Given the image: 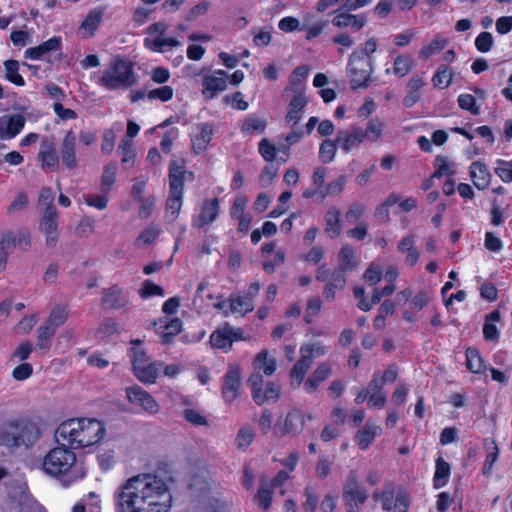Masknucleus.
<instances>
[{
    "mask_svg": "<svg viewBox=\"0 0 512 512\" xmlns=\"http://www.w3.org/2000/svg\"><path fill=\"white\" fill-rule=\"evenodd\" d=\"M171 500L167 483L149 474L128 479L116 494L118 512H168Z\"/></svg>",
    "mask_w": 512,
    "mask_h": 512,
    "instance_id": "1",
    "label": "nucleus"
},
{
    "mask_svg": "<svg viewBox=\"0 0 512 512\" xmlns=\"http://www.w3.org/2000/svg\"><path fill=\"white\" fill-rule=\"evenodd\" d=\"M39 422L29 416H17L5 420L0 425V446L10 452L28 450L42 437Z\"/></svg>",
    "mask_w": 512,
    "mask_h": 512,
    "instance_id": "2",
    "label": "nucleus"
},
{
    "mask_svg": "<svg viewBox=\"0 0 512 512\" xmlns=\"http://www.w3.org/2000/svg\"><path fill=\"white\" fill-rule=\"evenodd\" d=\"M105 435L102 422L93 418L69 419L62 422L55 431L58 443L73 449L97 444Z\"/></svg>",
    "mask_w": 512,
    "mask_h": 512,
    "instance_id": "3",
    "label": "nucleus"
},
{
    "mask_svg": "<svg viewBox=\"0 0 512 512\" xmlns=\"http://www.w3.org/2000/svg\"><path fill=\"white\" fill-rule=\"evenodd\" d=\"M51 449L44 457V471L54 477H64V484L68 485L85 476L82 466L76 463V455L66 448L67 444Z\"/></svg>",
    "mask_w": 512,
    "mask_h": 512,
    "instance_id": "4",
    "label": "nucleus"
},
{
    "mask_svg": "<svg viewBox=\"0 0 512 512\" xmlns=\"http://www.w3.org/2000/svg\"><path fill=\"white\" fill-rule=\"evenodd\" d=\"M136 82L133 65L123 59H115L103 72L100 83L109 90L126 89Z\"/></svg>",
    "mask_w": 512,
    "mask_h": 512,
    "instance_id": "5",
    "label": "nucleus"
},
{
    "mask_svg": "<svg viewBox=\"0 0 512 512\" xmlns=\"http://www.w3.org/2000/svg\"><path fill=\"white\" fill-rule=\"evenodd\" d=\"M374 63L372 58L365 59L359 51H353L347 63V76L352 89L367 88L369 86Z\"/></svg>",
    "mask_w": 512,
    "mask_h": 512,
    "instance_id": "6",
    "label": "nucleus"
},
{
    "mask_svg": "<svg viewBox=\"0 0 512 512\" xmlns=\"http://www.w3.org/2000/svg\"><path fill=\"white\" fill-rule=\"evenodd\" d=\"M305 425L303 415L300 410L293 409L285 416H280L273 428L276 437H284L286 435H298Z\"/></svg>",
    "mask_w": 512,
    "mask_h": 512,
    "instance_id": "7",
    "label": "nucleus"
},
{
    "mask_svg": "<svg viewBox=\"0 0 512 512\" xmlns=\"http://www.w3.org/2000/svg\"><path fill=\"white\" fill-rule=\"evenodd\" d=\"M367 498L368 495L366 491L360 487L357 472L350 470L343 486V500L346 506L349 508H358L365 503Z\"/></svg>",
    "mask_w": 512,
    "mask_h": 512,
    "instance_id": "8",
    "label": "nucleus"
},
{
    "mask_svg": "<svg viewBox=\"0 0 512 512\" xmlns=\"http://www.w3.org/2000/svg\"><path fill=\"white\" fill-rule=\"evenodd\" d=\"M128 401L144 412L157 414L160 411V405L155 398L139 385H133L125 389Z\"/></svg>",
    "mask_w": 512,
    "mask_h": 512,
    "instance_id": "9",
    "label": "nucleus"
},
{
    "mask_svg": "<svg viewBox=\"0 0 512 512\" xmlns=\"http://www.w3.org/2000/svg\"><path fill=\"white\" fill-rule=\"evenodd\" d=\"M241 371L237 365H230L224 376L222 397L226 403L233 402L240 394Z\"/></svg>",
    "mask_w": 512,
    "mask_h": 512,
    "instance_id": "10",
    "label": "nucleus"
},
{
    "mask_svg": "<svg viewBox=\"0 0 512 512\" xmlns=\"http://www.w3.org/2000/svg\"><path fill=\"white\" fill-rule=\"evenodd\" d=\"M364 141L362 128L359 126L351 125L337 131L336 143L345 153L359 147Z\"/></svg>",
    "mask_w": 512,
    "mask_h": 512,
    "instance_id": "11",
    "label": "nucleus"
},
{
    "mask_svg": "<svg viewBox=\"0 0 512 512\" xmlns=\"http://www.w3.org/2000/svg\"><path fill=\"white\" fill-rule=\"evenodd\" d=\"M57 217L58 213L50 209L42 213L39 222V229L45 235V244L49 248L55 247L59 240Z\"/></svg>",
    "mask_w": 512,
    "mask_h": 512,
    "instance_id": "12",
    "label": "nucleus"
},
{
    "mask_svg": "<svg viewBox=\"0 0 512 512\" xmlns=\"http://www.w3.org/2000/svg\"><path fill=\"white\" fill-rule=\"evenodd\" d=\"M228 74L224 70H216L211 75L203 78V95L207 99H213L219 92L227 89Z\"/></svg>",
    "mask_w": 512,
    "mask_h": 512,
    "instance_id": "13",
    "label": "nucleus"
},
{
    "mask_svg": "<svg viewBox=\"0 0 512 512\" xmlns=\"http://www.w3.org/2000/svg\"><path fill=\"white\" fill-rule=\"evenodd\" d=\"M26 119L22 114L4 115L0 117V139L10 140L24 128Z\"/></svg>",
    "mask_w": 512,
    "mask_h": 512,
    "instance_id": "14",
    "label": "nucleus"
},
{
    "mask_svg": "<svg viewBox=\"0 0 512 512\" xmlns=\"http://www.w3.org/2000/svg\"><path fill=\"white\" fill-rule=\"evenodd\" d=\"M60 157L63 165L68 169H74L77 166L76 159V135L73 131H68L63 139Z\"/></svg>",
    "mask_w": 512,
    "mask_h": 512,
    "instance_id": "15",
    "label": "nucleus"
},
{
    "mask_svg": "<svg viewBox=\"0 0 512 512\" xmlns=\"http://www.w3.org/2000/svg\"><path fill=\"white\" fill-rule=\"evenodd\" d=\"M164 363L161 361L146 362L133 370L135 377L144 384H154L162 370Z\"/></svg>",
    "mask_w": 512,
    "mask_h": 512,
    "instance_id": "16",
    "label": "nucleus"
},
{
    "mask_svg": "<svg viewBox=\"0 0 512 512\" xmlns=\"http://www.w3.org/2000/svg\"><path fill=\"white\" fill-rule=\"evenodd\" d=\"M367 23V18L364 14H350L346 12H342L337 14L333 20L332 24L340 29L351 27L354 31L361 30Z\"/></svg>",
    "mask_w": 512,
    "mask_h": 512,
    "instance_id": "17",
    "label": "nucleus"
},
{
    "mask_svg": "<svg viewBox=\"0 0 512 512\" xmlns=\"http://www.w3.org/2000/svg\"><path fill=\"white\" fill-rule=\"evenodd\" d=\"M185 167L175 161L169 167V193L172 195H183Z\"/></svg>",
    "mask_w": 512,
    "mask_h": 512,
    "instance_id": "18",
    "label": "nucleus"
},
{
    "mask_svg": "<svg viewBox=\"0 0 512 512\" xmlns=\"http://www.w3.org/2000/svg\"><path fill=\"white\" fill-rule=\"evenodd\" d=\"M308 99L305 97L303 91L298 88L296 94L289 103L288 113L285 117L287 123L296 125L302 118V111L307 105Z\"/></svg>",
    "mask_w": 512,
    "mask_h": 512,
    "instance_id": "19",
    "label": "nucleus"
},
{
    "mask_svg": "<svg viewBox=\"0 0 512 512\" xmlns=\"http://www.w3.org/2000/svg\"><path fill=\"white\" fill-rule=\"evenodd\" d=\"M38 159L42 162V168L55 169L59 164V157L56 154L54 141L51 138H45L40 145Z\"/></svg>",
    "mask_w": 512,
    "mask_h": 512,
    "instance_id": "20",
    "label": "nucleus"
},
{
    "mask_svg": "<svg viewBox=\"0 0 512 512\" xmlns=\"http://www.w3.org/2000/svg\"><path fill=\"white\" fill-rule=\"evenodd\" d=\"M219 214V200L217 198L204 201L200 214L194 220L193 226L201 228L214 222Z\"/></svg>",
    "mask_w": 512,
    "mask_h": 512,
    "instance_id": "21",
    "label": "nucleus"
},
{
    "mask_svg": "<svg viewBox=\"0 0 512 512\" xmlns=\"http://www.w3.org/2000/svg\"><path fill=\"white\" fill-rule=\"evenodd\" d=\"M470 177L474 186L479 190L486 189L491 181V174L482 161H474L470 165Z\"/></svg>",
    "mask_w": 512,
    "mask_h": 512,
    "instance_id": "22",
    "label": "nucleus"
},
{
    "mask_svg": "<svg viewBox=\"0 0 512 512\" xmlns=\"http://www.w3.org/2000/svg\"><path fill=\"white\" fill-rule=\"evenodd\" d=\"M235 335L236 332H234V328L225 325L223 328H220L211 334L210 343L214 348L227 351L231 348L233 343V336Z\"/></svg>",
    "mask_w": 512,
    "mask_h": 512,
    "instance_id": "23",
    "label": "nucleus"
},
{
    "mask_svg": "<svg viewBox=\"0 0 512 512\" xmlns=\"http://www.w3.org/2000/svg\"><path fill=\"white\" fill-rule=\"evenodd\" d=\"M332 372L329 362L320 363L310 377L305 381L304 388L307 392L313 393L321 382L326 380Z\"/></svg>",
    "mask_w": 512,
    "mask_h": 512,
    "instance_id": "24",
    "label": "nucleus"
},
{
    "mask_svg": "<svg viewBox=\"0 0 512 512\" xmlns=\"http://www.w3.org/2000/svg\"><path fill=\"white\" fill-rule=\"evenodd\" d=\"M128 303L123 290L118 286H112L104 291L102 305L104 308L119 309Z\"/></svg>",
    "mask_w": 512,
    "mask_h": 512,
    "instance_id": "25",
    "label": "nucleus"
},
{
    "mask_svg": "<svg viewBox=\"0 0 512 512\" xmlns=\"http://www.w3.org/2000/svg\"><path fill=\"white\" fill-rule=\"evenodd\" d=\"M60 46L61 37L55 36L36 47L28 48L25 51V57L33 60H39L48 52L59 50Z\"/></svg>",
    "mask_w": 512,
    "mask_h": 512,
    "instance_id": "26",
    "label": "nucleus"
},
{
    "mask_svg": "<svg viewBox=\"0 0 512 512\" xmlns=\"http://www.w3.org/2000/svg\"><path fill=\"white\" fill-rule=\"evenodd\" d=\"M197 130V134L192 138V148L195 153L199 154L209 145L212 139L213 129L210 124L202 123L197 126Z\"/></svg>",
    "mask_w": 512,
    "mask_h": 512,
    "instance_id": "27",
    "label": "nucleus"
},
{
    "mask_svg": "<svg viewBox=\"0 0 512 512\" xmlns=\"http://www.w3.org/2000/svg\"><path fill=\"white\" fill-rule=\"evenodd\" d=\"M398 251L406 254L405 263L413 267L419 260V252L415 247V236L410 233L405 236L398 244Z\"/></svg>",
    "mask_w": 512,
    "mask_h": 512,
    "instance_id": "28",
    "label": "nucleus"
},
{
    "mask_svg": "<svg viewBox=\"0 0 512 512\" xmlns=\"http://www.w3.org/2000/svg\"><path fill=\"white\" fill-rule=\"evenodd\" d=\"M103 19V10L100 8L89 11L79 27V32L84 37H91L97 30Z\"/></svg>",
    "mask_w": 512,
    "mask_h": 512,
    "instance_id": "29",
    "label": "nucleus"
},
{
    "mask_svg": "<svg viewBox=\"0 0 512 512\" xmlns=\"http://www.w3.org/2000/svg\"><path fill=\"white\" fill-rule=\"evenodd\" d=\"M381 427L368 421L356 434V442L360 449L366 450L381 433Z\"/></svg>",
    "mask_w": 512,
    "mask_h": 512,
    "instance_id": "30",
    "label": "nucleus"
},
{
    "mask_svg": "<svg viewBox=\"0 0 512 512\" xmlns=\"http://www.w3.org/2000/svg\"><path fill=\"white\" fill-rule=\"evenodd\" d=\"M425 85V81L420 76H413L407 83V94L403 99L405 107H412L421 99L420 90Z\"/></svg>",
    "mask_w": 512,
    "mask_h": 512,
    "instance_id": "31",
    "label": "nucleus"
},
{
    "mask_svg": "<svg viewBox=\"0 0 512 512\" xmlns=\"http://www.w3.org/2000/svg\"><path fill=\"white\" fill-rule=\"evenodd\" d=\"M182 321L180 318H172L164 325L160 324L156 331L161 336L163 344H170L174 336L179 334L182 330Z\"/></svg>",
    "mask_w": 512,
    "mask_h": 512,
    "instance_id": "32",
    "label": "nucleus"
},
{
    "mask_svg": "<svg viewBox=\"0 0 512 512\" xmlns=\"http://www.w3.org/2000/svg\"><path fill=\"white\" fill-rule=\"evenodd\" d=\"M341 211L335 206L330 207L325 214V233L331 238H335L341 233L340 226Z\"/></svg>",
    "mask_w": 512,
    "mask_h": 512,
    "instance_id": "33",
    "label": "nucleus"
},
{
    "mask_svg": "<svg viewBox=\"0 0 512 512\" xmlns=\"http://www.w3.org/2000/svg\"><path fill=\"white\" fill-rule=\"evenodd\" d=\"M385 123L379 118H372L368 121L366 128L362 129L364 140L375 143L383 135Z\"/></svg>",
    "mask_w": 512,
    "mask_h": 512,
    "instance_id": "34",
    "label": "nucleus"
},
{
    "mask_svg": "<svg viewBox=\"0 0 512 512\" xmlns=\"http://www.w3.org/2000/svg\"><path fill=\"white\" fill-rule=\"evenodd\" d=\"M338 258H339L340 264H339V268L337 270L341 271L342 273H345L347 271H352L358 265V262L356 260L355 254H354V250L352 249V247H350L348 245H345L341 248V250L338 254Z\"/></svg>",
    "mask_w": 512,
    "mask_h": 512,
    "instance_id": "35",
    "label": "nucleus"
},
{
    "mask_svg": "<svg viewBox=\"0 0 512 512\" xmlns=\"http://www.w3.org/2000/svg\"><path fill=\"white\" fill-rule=\"evenodd\" d=\"M181 43L175 38H164L162 36H158L154 39L146 38L144 40V46L155 52H164L165 47L173 48L180 46Z\"/></svg>",
    "mask_w": 512,
    "mask_h": 512,
    "instance_id": "36",
    "label": "nucleus"
},
{
    "mask_svg": "<svg viewBox=\"0 0 512 512\" xmlns=\"http://www.w3.org/2000/svg\"><path fill=\"white\" fill-rule=\"evenodd\" d=\"M500 319L499 311L495 310L486 316L485 323L483 326V335L486 340L497 341L499 338V332L496 327V322Z\"/></svg>",
    "mask_w": 512,
    "mask_h": 512,
    "instance_id": "37",
    "label": "nucleus"
},
{
    "mask_svg": "<svg viewBox=\"0 0 512 512\" xmlns=\"http://www.w3.org/2000/svg\"><path fill=\"white\" fill-rule=\"evenodd\" d=\"M346 284L344 273L336 270L332 273L330 280L324 287V296L327 299H334L335 291L343 289Z\"/></svg>",
    "mask_w": 512,
    "mask_h": 512,
    "instance_id": "38",
    "label": "nucleus"
},
{
    "mask_svg": "<svg viewBox=\"0 0 512 512\" xmlns=\"http://www.w3.org/2000/svg\"><path fill=\"white\" fill-rule=\"evenodd\" d=\"M69 317V309L66 305H56L50 312L48 319L45 321L50 327L57 330L58 327L63 325Z\"/></svg>",
    "mask_w": 512,
    "mask_h": 512,
    "instance_id": "39",
    "label": "nucleus"
},
{
    "mask_svg": "<svg viewBox=\"0 0 512 512\" xmlns=\"http://www.w3.org/2000/svg\"><path fill=\"white\" fill-rule=\"evenodd\" d=\"M255 369L262 370L267 376H271L276 370V361L274 358L268 357V351H260L254 360Z\"/></svg>",
    "mask_w": 512,
    "mask_h": 512,
    "instance_id": "40",
    "label": "nucleus"
},
{
    "mask_svg": "<svg viewBox=\"0 0 512 512\" xmlns=\"http://www.w3.org/2000/svg\"><path fill=\"white\" fill-rule=\"evenodd\" d=\"M117 164L115 162L108 163L103 170L100 184V191L108 194L116 181Z\"/></svg>",
    "mask_w": 512,
    "mask_h": 512,
    "instance_id": "41",
    "label": "nucleus"
},
{
    "mask_svg": "<svg viewBox=\"0 0 512 512\" xmlns=\"http://www.w3.org/2000/svg\"><path fill=\"white\" fill-rule=\"evenodd\" d=\"M161 233V229L157 225H150L145 228L135 239L134 245L138 248L146 247L156 241Z\"/></svg>",
    "mask_w": 512,
    "mask_h": 512,
    "instance_id": "42",
    "label": "nucleus"
},
{
    "mask_svg": "<svg viewBox=\"0 0 512 512\" xmlns=\"http://www.w3.org/2000/svg\"><path fill=\"white\" fill-rule=\"evenodd\" d=\"M254 309V303L250 297L232 296L230 298V310L233 314L239 313L242 316Z\"/></svg>",
    "mask_w": 512,
    "mask_h": 512,
    "instance_id": "43",
    "label": "nucleus"
},
{
    "mask_svg": "<svg viewBox=\"0 0 512 512\" xmlns=\"http://www.w3.org/2000/svg\"><path fill=\"white\" fill-rule=\"evenodd\" d=\"M56 330L47 324L41 325L37 330V347L40 350L48 351L51 347V339L54 336Z\"/></svg>",
    "mask_w": 512,
    "mask_h": 512,
    "instance_id": "44",
    "label": "nucleus"
},
{
    "mask_svg": "<svg viewBox=\"0 0 512 512\" xmlns=\"http://www.w3.org/2000/svg\"><path fill=\"white\" fill-rule=\"evenodd\" d=\"M450 475V465L443 458L439 457L436 460V470L434 474V486L436 488L443 487Z\"/></svg>",
    "mask_w": 512,
    "mask_h": 512,
    "instance_id": "45",
    "label": "nucleus"
},
{
    "mask_svg": "<svg viewBox=\"0 0 512 512\" xmlns=\"http://www.w3.org/2000/svg\"><path fill=\"white\" fill-rule=\"evenodd\" d=\"M466 366L473 373H481L484 371V361L475 348H468L466 350Z\"/></svg>",
    "mask_w": 512,
    "mask_h": 512,
    "instance_id": "46",
    "label": "nucleus"
},
{
    "mask_svg": "<svg viewBox=\"0 0 512 512\" xmlns=\"http://www.w3.org/2000/svg\"><path fill=\"white\" fill-rule=\"evenodd\" d=\"M435 171L433 177L441 178L444 175L453 176L455 174V167L452 162L445 156L439 155L434 162Z\"/></svg>",
    "mask_w": 512,
    "mask_h": 512,
    "instance_id": "47",
    "label": "nucleus"
},
{
    "mask_svg": "<svg viewBox=\"0 0 512 512\" xmlns=\"http://www.w3.org/2000/svg\"><path fill=\"white\" fill-rule=\"evenodd\" d=\"M447 40L441 36H436L428 45L422 47L419 51V56L428 59L432 55L443 50L447 45Z\"/></svg>",
    "mask_w": 512,
    "mask_h": 512,
    "instance_id": "48",
    "label": "nucleus"
},
{
    "mask_svg": "<svg viewBox=\"0 0 512 512\" xmlns=\"http://www.w3.org/2000/svg\"><path fill=\"white\" fill-rule=\"evenodd\" d=\"M5 78L17 86H23L25 81L18 73L19 64L16 60H7L4 63Z\"/></svg>",
    "mask_w": 512,
    "mask_h": 512,
    "instance_id": "49",
    "label": "nucleus"
},
{
    "mask_svg": "<svg viewBox=\"0 0 512 512\" xmlns=\"http://www.w3.org/2000/svg\"><path fill=\"white\" fill-rule=\"evenodd\" d=\"M327 348L319 343H305L300 348V354L311 362L314 358L324 356Z\"/></svg>",
    "mask_w": 512,
    "mask_h": 512,
    "instance_id": "50",
    "label": "nucleus"
},
{
    "mask_svg": "<svg viewBox=\"0 0 512 512\" xmlns=\"http://www.w3.org/2000/svg\"><path fill=\"white\" fill-rule=\"evenodd\" d=\"M266 128V121L256 116H249L243 123L241 130L247 134H261Z\"/></svg>",
    "mask_w": 512,
    "mask_h": 512,
    "instance_id": "51",
    "label": "nucleus"
},
{
    "mask_svg": "<svg viewBox=\"0 0 512 512\" xmlns=\"http://www.w3.org/2000/svg\"><path fill=\"white\" fill-rule=\"evenodd\" d=\"M337 146L336 140H324L319 147L320 160L325 164L332 162L337 152Z\"/></svg>",
    "mask_w": 512,
    "mask_h": 512,
    "instance_id": "52",
    "label": "nucleus"
},
{
    "mask_svg": "<svg viewBox=\"0 0 512 512\" xmlns=\"http://www.w3.org/2000/svg\"><path fill=\"white\" fill-rule=\"evenodd\" d=\"M38 207L41 209V214L46 213L48 210L57 212L54 205V194L51 188H42L39 194Z\"/></svg>",
    "mask_w": 512,
    "mask_h": 512,
    "instance_id": "53",
    "label": "nucleus"
},
{
    "mask_svg": "<svg viewBox=\"0 0 512 512\" xmlns=\"http://www.w3.org/2000/svg\"><path fill=\"white\" fill-rule=\"evenodd\" d=\"M311 361L301 356V358L295 363L290 371V377L296 380L297 385H300L304 379L305 374L311 366Z\"/></svg>",
    "mask_w": 512,
    "mask_h": 512,
    "instance_id": "54",
    "label": "nucleus"
},
{
    "mask_svg": "<svg viewBox=\"0 0 512 512\" xmlns=\"http://www.w3.org/2000/svg\"><path fill=\"white\" fill-rule=\"evenodd\" d=\"M412 67L413 61L411 57L400 55L394 60L393 73L397 77L402 78L411 71Z\"/></svg>",
    "mask_w": 512,
    "mask_h": 512,
    "instance_id": "55",
    "label": "nucleus"
},
{
    "mask_svg": "<svg viewBox=\"0 0 512 512\" xmlns=\"http://www.w3.org/2000/svg\"><path fill=\"white\" fill-rule=\"evenodd\" d=\"M119 152L122 155L121 162L123 166L131 167L134 163L135 152L132 147V141L129 139H122L118 147Z\"/></svg>",
    "mask_w": 512,
    "mask_h": 512,
    "instance_id": "56",
    "label": "nucleus"
},
{
    "mask_svg": "<svg viewBox=\"0 0 512 512\" xmlns=\"http://www.w3.org/2000/svg\"><path fill=\"white\" fill-rule=\"evenodd\" d=\"M453 73L447 66H441L434 74L432 82L435 87L447 88L452 82Z\"/></svg>",
    "mask_w": 512,
    "mask_h": 512,
    "instance_id": "57",
    "label": "nucleus"
},
{
    "mask_svg": "<svg viewBox=\"0 0 512 512\" xmlns=\"http://www.w3.org/2000/svg\"><path fill=\"white\" fill-rule=\"evenodd\" d=\"M346 183V177L341 175L337 179L331 181L328 183L326 187H324L323 190L320 191V197L321 199L326 198L327 196H336L339 195L345 186Z\"/></svg>",
    "mask_w": 512,
    "mask_h": 512,
    "instance_id": "58",
    "label": "nucleus"
},
{
    "mask_svg": "<svg viewBox=\"0 0 512 512\" xmlns=\"http://www.w3.org/2000/svg\"><path fill=\"white\" fill-rule=\"evenodd\" d=\"M394 494H395L394 488L392 486H387L381 492L375 491L373 493V499L375 501H381L383 509L386 511H389L392 509Z\"/></svg>",
    "mask_w": 512,
    "mask_h": 512,
    "instance_id": "59",
    "label": "nucleus"
},
{
    "mask_svg": "<svg viewBox=\"0 0 512 512\" xmlns=\"http://www.w3.org/2000/svg\"><path fill=\"white\" fill-rule=\"evenodd\" d=\"M183 418L193 426H208L207 418L200 410L187 408L183 411Z\"/></svg>",
    "mask_w": 512,
    "mask_h": 512,
    "instance_id": "60",
    "label": "nucleus"
},
{
    "mask_svg": "<svg viewBox=\"0 0 512 512\" xmlns=\"http://www.w3.org/2000/svg\"><path fill=\"white\" fill-rule=\"evenodd\" d=\"M458 105L460 108L469 111L473 115L480 113L479 107L476 105V100L471 94H460L458 96Z\"/></svg>",
    "mask_w": 512,
    "mask_h": 512,
    "instance_id": "61",
    "label": "nucleus"
},
{
    "mask_svg": "<svg viewBox=\"0 0 512 512\" xmlns=\"http://www.w3.org/2000/svg\"><path fill=\"white\" fill-rule=\"evenodd\" d=\"M183 195H172L169 193V197L166 203V213L175 219L182 207Z\"/></svg>",
    "mask_w": 512,
    "mask_h": 512,
    "instance_id": "62",
    "label": "nucleus"
},
{
    "mask_svg": "<svg viewBox=\"0 0 512 512\" xmlns=\"http://www.w3.org/2000/svg\"><path fill=\"white\" fill-rule=\"evenodd\" d=\"M493 43L494 39L490 32H481L475 39V46L481 53L490 51Z\"/></svg>",
    "mask_w": 512,
    "mask_h": 512,
    "instance_id": "63",
    "label": "nucleus"
},
{
    "mask_svg": "<svg viewBox=\"0 0 512 512\" xmlns=\"http://www.w3.org/2000/svg\"><path fill=\"white\" fill-rule=\"evenodd\" d=\"M496 174L501 178L504 182L512 181V161H503L500 160L498 162V167L495 169Z\"/></svg>",
    "mask_w": 512,
    "mask_h": 512,
    "instance_id": "64",
    "label": "nucleus"
}]
</instances>
